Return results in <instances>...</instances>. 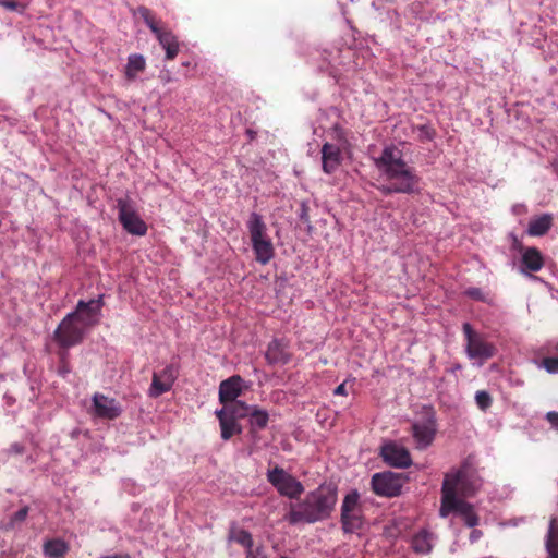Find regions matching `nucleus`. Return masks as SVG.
<instances>
[{
	"label": "nucleus",
	"instance_id": "obj_1",
	"mask_svg": "<svg viewBox=\"0 0 558 558\" xmlns=\"http://www.w3.org/2000/svg\"><path fill=\"white\" fill-rule=\"evenodd\" d=\"M338 500V489L332 484H320L304 498L289 504L283 520L290 525L314 524L329 519Z\"/></svg>",
	"mask_w": 558,
	"mask_h": 558
},
{
	"label": "nucleus",
	"instance_id": "obj_2",
	"mask_svg": "<svg viewBox=\"0 0 558 558\" xmlns=\"http://www.w3.org/2000/svg\"><path fill=\"white\" fill-rule=\"evenodd\" d=\"M446 481L454 489V493L457 495L460 494L462 497L474 496L483 484L472 457H468L459 469L446 473L442 482Z\"/></svg>",
	"mask_w": 558,
	"mask_h": 558
},
{
	"label": "nucleus",
	"instance_id": "obj_3",
	"mask_svg": "<svg viewBox=\"0 0 558 558\" xmlns=\"http://www.w3.org/2000/svg\"><path fill=\"white\" fill-rule=\"evenodd\" d=\"M462 329L466 339L465 353L474 364L482 366L496 354L495 345L483 335L475 332L469 323H464Z\"/></svg>",
	"mask_w": 558,
	"mask_h": 558
},
{
	"label": "nucleus",
	"instance_id": "obj_4",
	"mask_svg": "<svg viewBox=\"0 0 558 558\" xmlns=\"http://www.w3.org/2000/svg\"><path fill=\"white\" fill-rule=\"evenodd\" d=\"M340 522L345 534L354 533L363 527V508L356 489H352L344 496L341 504Z\"/></svg>",
	"mask_w": 558,
	"mask_h": 558
},
{
	"label": "nucleus",
	"instance_id": "obj_5",
	"mask_svg": "<svg viewBox=\"0 0 558 558\" xmlns=\"http://www.w3.org/2000/svg\"><path fill=\"white\" fill-rule=\"evenodd\" d=\"M86 335L85 328L76 322V313H68L53 331V340L66 350L80 344Z\"/></svg>",
	"mask_w": 558,
	"mask_h": 558
},
{
	"label": "nucleus",
	"instance_id": "obj_6",
	"mask_svg": "<svg viewBox=\"0 0 558 558\" xmlns=\"http://www.w3.org/2000/svg\"><path fill=\"white\" fill-rule=\"evenodd\" d=\"M266 476L280 496L298 499L304 493V485L280 466L268 470Z\"/></svg>",
	"mask_w": 558,
	"mask_h": 558
},
{
	"label": "nucleus",
	"instance_id": "obj_7",
	"mask_svg": "<svg viewBox=\"0 0 558 558\" xmlns=\"http://www.w3.org/2000/svg\"><path fill=\"white\" fill-rule=\"evenodd\" d=\"M118 219L123 229L133 235L143 236L147 233V225L136 213L129 197L118 198Z\"/></svg>",
	"mask_w": 558,
	"mask_h": 558
},
{
	"label": "nucleus",
	"instance_id": "obj_8",
	"mask_svg": "<svg viewBox=\"0 0 558 558\" xmlns=\"http://www.w3.org/2000/svg\"><path fill=\"white\" fill-rule=\"evenodd\" d=\"M390 181L379 187L380 192L385 195L393 193L414 194L418 192L420 178L415 174L412 168H408L401 172L388 178Z\"/></svg>",
	"mask_w": 558,
	"mask_h": 558
},
{
	"label": "nucleus",
	"instance_id": "obj_9",
	"mask_svg": "<svg viewBox=\"0 0 558 558\" xmlns=\"http://www.w3.org/2000/svg\"><path fill=\"white\" fill-rule=\"evenodd\" d=\"M403 484L402 475L391 471L375 473L371 481L373 492L383 497L399 496Z\"/></svg>",
	"mask_w": 558,
	"mask_h": 558
},
{
	"label": "nucleus",
	"instance_id": "obj_10",
	"mask_svg": "<svg viewBox=\"0 0 558 558\" xmlns=\"http://www.w3.org/2000/svg\"><path fill=\"white\" fill-rule=\"evenodd\" d=\"M473 510V506L470 502L460 499L447 481L442 482L441 505L439 509V515L441 518H447L451 512H457L465 518Z\"/></svg>",
	"mask_w": 558,
	"mask_h": 558
},
{
	"label": "nucleus",
	"instance_id": "obj_11",
	"mask_svg": "<svg viewBox=\"0 0 558 558\" xmlns=\"http://www.w3.org/2000/svg\"><path fill=\"white\" fill-rule=\"evenodd\" d=\"M102 306L104 295L100 294L89 301L80 300L72 313H76V322H80L87 331L89 327L99 323Z\"/></svg>",
	"mask_w": 558,
	"mask_h": 558
},
{
	"label": "nucleus",
	"instance_id": "obj_12",
	"mask_svg": "<svg viewBox=\"0 0 558 558\" xmlns=\"http://www.w3.org/2000/svg\"><path fill=\"white\" fill-rule=\"evenodd\" d=\"M376 167L388 178L410 168L402 158V151L393 145L386 146L375 159Z\"/></svg>",
	"mask_w": 558,
	"mask_h": 558
},
{
	"label": "nucleus",
	"instance_id": "obj_13",
	"mask_svg": "<svg viewBox=\"0 0 558 558\" xmlns=\"http://www.w3.org/2000/svg\"><path fill=\"white\" fill-rule=\"evenodd\" d=\"M437 432V424L434 413H427L426 416L415 421L412 424V436L415 440V446L420 450L428 448Z\"/></svg>",
	"mask_w": 558,
	"mask_h": 558
},
{
	"label": "nucleus",
	"instance_id": "obj_14",
	"mask_svg": "<svg viewBox=\"0 0 558 558\" xmlns=\"http://www.w3.org/2000/svg\"><path fill=\"white\" fill-rule=\"evenodd\" d=\"M178 376L179 366L175 364H168L160 372H154L151 384L148 389L149 397L158 398L161 395L170 391Z\"/></svg>",
	"mask_w": 558,
	"mask_h": 558
},
{
	"label": "nucleus",
	"instance_id": "obj_15",
	"mask_svg": "<svg viewBox=\"0 0 558 558\" xmlns=\"http://www.w3.org/2000/svg\"><path fill=\"white\" fill-rule=\"evenodd\" d=\"M94 415L102 420H116L122 414V407L114 398L96 392L92 397Z\"/></svg>",
	"mask_w": 558,
	"mask_h": 558
},
{
	"label": "nucleus",
	"instance_id": "obj_16",
	"mask_svg": "<svg viewBox=\"0 0 558 558\" xmlns=\"http://www.w3.org/2000/svg\"><path fill=\"white\" fill-rule=\"evenodd\" d=\"M383 460L390 466L405 469L412 464L410 452L396 442L385 444L380 449Z\"/></svg>",
	"mask_w": 558,
	"mask_h": 558
},
{
	"label": "nucleus",
	"instance_id": "obj_17",
	"mask_svg": "<svg viewBox=\"0 0 558 558\" xmlns=\"http://www.w3.org/2000/svg\"><path fill=\"white\" fill-rule=\"evenodd\" d=\"M265 359L269 365L287 364L291 359L288 343L282 339H272L265 352Z\"/></svg>",
	"mask_w": 558,
	"mask_h": 558
},
{
	"label": "nucleus",
	"instance_id": "obj_18",
	"mask_svg": "<svg viewBox=\"0 0 558 558\" xmlns=\"http://www.w3.org/2000/svg\"><path fill=\"white\" fill-rule=\"evenodd\" d=\"M243 379L240 375H233L219 385V401L229 403L234 401L242 393Z\"/></svg>",
	"mask_w": 558,
	"mask_h": 558
},
{
	"label": "nucleus",
	"instance_id": "obj_19",
	"mask_svg": "<svg viewBox=\"0 0 558 558\" xmlns=\"http://www.w3.org/2000/svg\"><path fill=\"white\" fill-rule=\"evenodd\" d=\"M340 148L330 143H325L322 148V167L325 173L331 174L341 163Z\"/></svg>",
	"mask_w": 558,
	"mask_h": 558
},
{
	"label": "nucleus",
	"instance_id": "obj_20",
	"mask_svg": "<svg viewBox=\"0 0 558 558\" xmlns=\"http://www.w3.org/2000/svg\"><path fill=\"white\" fill-rule=\"evenodd\" d=\"M544 265L543 257L536 247H529L523 251L521 257V272L530 275L542 269Z\"/></svg>",
	"mask_w": 558,
	"mask_h": 558
},
{
	"label": "nucleus",
	"instance_id": "obj_21",
	"mask_svg": "<svg viewBox=\"0 0 558 558\" xmlns=\"http://www.w3.org/2000/svg\"><path fill=\"white\" fill-rule=\"evenodd\" d=\"M246 225L252 243L270 239L267 234V226L258 213H251Z\"/></svg>",
	"mask_w": 558,
	"mask_h": 558
},
{
	"label": "nucleus",
	"instance_id": "obj_22",
	"mask_svg": "<svg viewBox=\"0 0 558 558\" xmlns=\"http://www.w3.org/2000/svg\"><path fill=\"white\" fill-rule=\"evenodd\" d=\"M554 216L551 214H543L533 217L526 229V234L530 236H543L553 226Z\"/></svg>",
	"mask_w": 558,
	"mask_h": 558
},
{
	"label": "nucleus",
	"instance_id": "obj_23",
	"mask_svg": "<svg viewBox=\"0 0 558 558\" xmlns=\"http://www.w3.org/2000/svg\"><path fill=\"white\" fill-rule=\"evenodd\" d=\"M155 36L166 51V59H174L179 52V41L172 32L161 28Z\"/></svg>",
	"mask_w": 558,
	"mask_h": 558
},
{
	"label": "nucleus",
	"instance_id": "obj_24",
	"mask_svg": "<svg viewBox=\"0 0 558 558\" xmlns=\"http://www.w3.org/2000/svg\"><path fill=\"white\" fill-rule=\"evenodd\" d=\"M252 248L255 259L262 265L268 264L275 255L271 239L254 242L252 243Z\"/></svg>",
	"mask_w": 558,
	"mask_h": 558
},
{
	"label": "nucleus",
	"instance_id": "obj_25",
	"mask_svg": "<svg viewBox=\"0 0 558 558\" xmlns=\"http://www.w3.org/2000/svg\"><path fill=\"white\" fill-rule=\"evenodd\" d=\"M43 550L49 558H62L69 551V545L61 538L48 539L44 543Z\"/></svg>",
	"mask_w": 558,
	"mask_h": 558
},
{
	"label": "nucleus",
	"instance_id": "obj_26",
	"mask_svg": "<svg viewBox=\"0 0 558 558\" xmlns=\"http://www.w3.org/2000/svg\"><path fill=\"white\" fill-rule=\"evenodd\" d=\"M433 535L427 531H421L416 533L411 541V546L413 550L417 554L426 555L430 553L433 548L432 544Z\"/></svg>",
	"mask_w": 558,
	"mask_h": 558
},
{
	"label": "nucleus",
	"instance_id": "obj_27",
	"mask_svg": "<svg viewBox=\"0 0 558 558\" xmlns=\"http://www.w3.org/2000/svg\"><path fill=\"white\" fill-rule=\"evenodd\" d=\"M250 426L253 430H262L266 428L269 414L266 410L258 408L257 405H253L250 411Z\"/></svg>",
	"mask_w": 558,
	"mask_h": 558
},
{
	"label": "nucleus",
	"instance_id": "obj_28",
	"mask_svg": "<svg viewBox=\"0 0 558 558\" xmlns=\"http://www.w3.org/2000/svg\"><path fill=\"white\" fill-rule=\"evenodd\" d=\"M556 518H551L549 529L545 542L546 550L549 558H558V534L556 532Z\"/></svg>",
	"mask_w": 558,
	"mask_h": 558
},
{
	"label": "nucleus",
	"instance_id": "obj_29",
	"mask_svg": "<svg viewBox=\"0 0 558 558\" xmlns=\"http://www.w3.org/2000/svg\"><path fill=\"white\" fill-rule=\"evenodd\" d=\"M146 65L145 59L142 54H131L128 59L126 68H125V75L129 78H134L137 73L144 71Z\"/></svg>",
	"mask_w": 558,
	"mask_h": 558
},
{
	"label": "nucleus",
	"instance_id": "obj_30",
	"mask_svg": "<svg viewBox=\"0 0 558 558\" xmlns=\"http://www.w3.org/2000/svg\"><path fill=\"white\" fill-rule=\"evenodd\" d=\"M229 402L230 403L228 404V408H229V416L230 417L238 421L240 418H244L250 415V411H251L252 407L246 404L244 401L234 400V401H229Z\"/></svg>",
	"mask_w": 558,
	"mask_h": 558
},
{
	"label": "nucleus",
	"instance_id": "obj_31",
	"mask_svg": "<svg viewBox=\"0 0 558 558\" xmlns=\"http://www.w3.org/2000/svg\"><path fill=\"white\" fill-rule=\"evenodd\" d=\"M221 429V438L229 440L232 436L241 434L242 427L236 420L228 417L226 421L219 424Z\"/></svg>",
	"mask_w": 558,
	"mask_h": 558
},
{
	"label": "nucleus",
	"instance_id": "obj_32",
	"mask_svg": "<svg viewBox=\"0 0 558 558\" xmlns=\"http://www.w3.org/2000/svg\"><path fill=\"white\" fill-rule=\"evenodd\" d=\"M29 508L28 506H24L20 510H17L8 522L3 523L2 527L7 531L15 527L16 524L24 522L28 515Z\"/></svg>",
	"mask_w": 558,
	"mask_h": 558
},
{
	"label": "nucleus",
	"instance_id": "obj_33",
	"mask_svg": "<svg viewBox=\"0 0 558 558\" xmlns=\"http://www.w3.org/2000/svg\"><path fill=\"white\" fill-rule=\"evenodd\" d=\"M534 363L537 365L538 368H545L549 374L558 373V357L557 356L535 359Z\"/></svg>",
	"mask_w": 558,
	"mask_h": 558
},
{
	"label": "nucleus",
	"instance_id": "obj_34",
	"mask_svg": "<svg viewBox=\"0 0 558 558\" xmlns=\"http://www.w3.org/2000/svg\"><path fill=\"white\" fill-rule=\"evenodd\" d=\"M138 13L141 14V16L144 20L145 24L148 26V28L151 31V33L154 35L161 29L158 26L157 22L155 21L154 16L151 15V12H150L149 9H147L145 7H140L138 8Z\"/></svg>",
	"mask_w": 558,
	"mask_h": 558
},
{
	"label": "nucleus",
	"instance_id": "obj_35",
	"mask_svg": "<svg viewBox=\"0 0 558 558\" xmlns=\"http://www.w3.org/2000/svg\"><path fill=\"white\" fill-rule=\"evenodd\" d=\"M475 402L478 409L482 411H486L492 405V397L485 390H480L475 393Z\"/></svg>",
	"mask_w": 558,
	"mask_h": 558
},
{
	"label": "nucleus",
	"instance_id": "obj_36",
	"mask_svg": "<svg viewBox=\"0 0 558 558\" xmlns=\"http://www.w3.org/2000/svg\"><path fill=\"white\" fill-rule=\"evenodd\" d=\"M299 219L306 225L307 232L311 233L313 230V226L311 223L310 214H308V205L306 202H301L300 210H299Z\"/></svg>",
	"mask_w": 558,
	"mask_h": 558
},
{
	"label": "nucleus",
	"instance_id": "obj_37",
	"mask_svg": "<svg viewBox=\"0 0 558 558\" xmlns=\"http://www.w3.org/2000/svg\"><path fill=\"white\" fill-rule=\"evenodd\" d=\"M68 357L69 352L66 350H62L59 353L60 366L58 368V374L62 377H65L71 372L70 365L68 363Z\"/></svg>",
	"mask_w": 558,
	"mask_h": 558
},
{
	"label": "nucleus",
	"instance_id": "obj_38",
	"mask_svg": "<svg viewBox=\"0 0 558 558\" xmlns=\"http://www.w3.org/2000/svg\"><path fill=\"white\" fill-rule=\"evenodd\" d=\"M235 541L248 549L253 546V537L251 533L244 530H241L236 533Z\"/></svg>",
	"mask_w": 558,
	"mask_h": 558
},
{
	"label": "nucleus",
	"instance_id": "obj_39",
	"mask_svg": "<svg viewBox=\"0 0 558 558\" xmlns=\"http://www.w3.org/2000/svg\"><path fill=\"white\" fill-rule=\"evenodd\" d=\"M0 7H3L10 11H20L21 13L24 11V5L14 1V0H0Z\"/></svg>",
	"mask_w": 558,
	"mask_h": 558
},
{
	"label": "nucleus",
	"instance_id": "obj_40",
	"mask_svg": "<svg viewBox=\"0 0 558 558\" xmlns=\"http://www.w3.org/2000/svg\"><path fill=\"white\" fill-rule=\"evenodd\" d=\"M464 523L468 527H475L478 524V515L475 511H471L465 518H463Z\"/></svg>",
	"mask_w": 558,
	"mask_h": 558
},
{
	"label": "nucleus",
	"instance_id": "obj_41",
	"mask_svg": "<svg viewBox=\"0 0 558 558\" xmlns=\"http://www.w3.org/2000/svg\"><path fill=\"white\" fill-rule=\"evenodd\" d=\"M215 415L217 416L219 424L226 421L229 416V408L228 404L225 403V407L215 411Z\"/></svg>",
	"mask_w": 558,
	"mask_h": 558
},
{
	"label": "nucleus",
	"instance_id": "obj_42",
	"mask_svg": "<svg viewBox=\"0 0 558 558\" xmlns=\"http://www.w3.org/2000/svg\"><path fill=\"white\" fill-rule=\"evenodd\" d=\"M466 295H469L470 298L474 299V300H484V295H483V292L481 289L478 288H470L466 290Z\"/></svg>",
	"mask_w": 558,
	"mask_h": 558
},
{
	"label": "nucleus",
	"instance_id": "obj_43",
	"mask_svg": "<svg viewBox=\"0 0 558 558\" xmlns=\"http://www.w3.org/2000/svg\"><path fill=\"white\" fill-rule=\"evenodd\" d=\"M8 451H9V453H12V454H22V453H24L25 448L21 444L14 442L10 446Z\"/></svg>",
	"mask_w": 558,
	"mask_h": 558
},
{
	"label": "nucleus",
	"instance_id": "obj_44",
	"mask_svg": "<svg viewBox=\"0 0 558 558\" xmlns=\"http://www.w3.org/2000/svg\"><path fill=\"white\" fill-rule=\"evenodd\" d=\"M546 418L551 423L553 427H557L558 426V412L549 411L546 414Z\"/></svg>",
	"mask_w": 558,
	"mask_h": 558
},
{
	"label": "nucleus",
	"instance_id": "obj_45",
	"mask_svg": "<svg viewBox=\"0 0 558 558\" xmlns=\"http://www.w3.org/2000/svg\"><path fill=\"white\" fill-rule=\"evenodd\" d=\"M482 535H483L482 531L473 527V530L470 534V542L472 544L476 543L482 537Z\"/></svg>",
	"mask_w": 558,
	"mask_h": 558
},
{
	"label": "nucleus",
	"instance_id": "obj_46",
	"mask_svg": "<svg viewBox=\"0 0 558 558\" xmlns=\"http://www.w3.org/2000/svg\"><path fill=\"white\" fill-rule=\"evenodd\" d=\"M335 395H339V396H347L348 395V391L345 389V384L342 383L340 384L333 391Z\"/></svg>",
	"mask_w": 558,
	"mask_h": 558
},
{
	"label": "nucleus",
	"instance_id": "obj_47",
	"mask_svg": "<svg viewBox=\"0 0 558 558\" xmlns=\"http://www.w3.org/2000/svg\"><path fill=\"white\" fill-rule=\"evenodd\" d=\"M512 211L517 215H521L526 211V207L523 204H517L512 207Z\"/></svg>",
	"mask_w": 558,
	"mask_h": 558
},
{
	"label": "nucleus",
	"instance_id": "obj_48",
	"mask_svg": "<svg viewBox=\"0 0 558 558\" xmlns=\"http://www.w3.org/2000/svg\"><path fill=\"white\" fill-rule=\"evenodd\" d=\"M3 398L8 405H12L15 402V399L12 396H9L8 393H5Z\"/></svg>",
	"mask_w": 558,
	"mask_h": 558
},
{
	"label": "nucleus",
	"instance_id": "obj_49",
	"mask_svg": "<svg viewBox=\"0 0 558 558\" xmlns=\"http://www.w3.org/2000/svg\"><path fill=\"white\" fill-rule=\"evenodd\" d=\"M100 558H130L129 555H110V556H102Z\"/></svg>",
	"mask_w": 558,
	"mask_h": 558
},
{
	"label": "nucleus",
	"instance_id": "obj_50",
	"mask_svg": "<svg viewBox=\"0 0 558 558\" xmlns=\"http://www.w3.org/2000/svg\"><path fill=\"white\" fill-rule=\"evenodd\" d=\"M519 245V242H518V239L514 238V243H513V246L517 247Z\"/></svg>",
	"mask_w": 558,
	"mask_h": 558
},
{
	"label": "nucleus",
	"instance_id": "obj_51",
	"mask_svg": "<svg viewBox=\"0 0 558 558\" xmlns=\"http://www.w3.org/2000/svg\"><path fill=\"white\" fill-rule=\"evenodd\" d=\"M421 131H422V132H427V126H425V125H424V126H422V128H421Z\"/></svg>",
	"mask_w": 558,
	"mask_h": 558
},
{
	"label": "nucleus",
	"instance_id": "obj_52",
	"mask_svg": "<svg viewBox=\"0 0 558 558\" xmlns=\"http://www.w3.org/2000/svg\"><path fill=\"white\" fill-rule=\"evenodd\" d=\"M4 379V376L2 374H0V381H2Z\"/></svg>",
	"mask_w": 558,
	"mask_h": 558
},
{
	"label": "nucleus",
	"instance_id": "obj_53",
	"mask_svg": "<svg viewBox=\"0 0 558 558\" xmlns=\"http://www.w3.org/2000/svg\"><path fill=\"white\" fill-rule=\"evenodd\" d=\"M255 558H267V557H265V556H257V557H255Z\"/></svg>",
	"mask_w": 558,
	"mask_h": 558
},
{
	"label": "nucleus",
	"instance_id": "obj_54",
	"mask_svg": "<svg viewBox=\"0 0 558 558\" xmlns=\"http://www.w3.org/2000/svg\"><path fill=\"white\" fill-rule=\"evenodd\" d=\"M280 558H289V557H287V556H281Z\"/></svg>",
	"mask_w": 558,
	"mask_h": 558
}]
</instances>
